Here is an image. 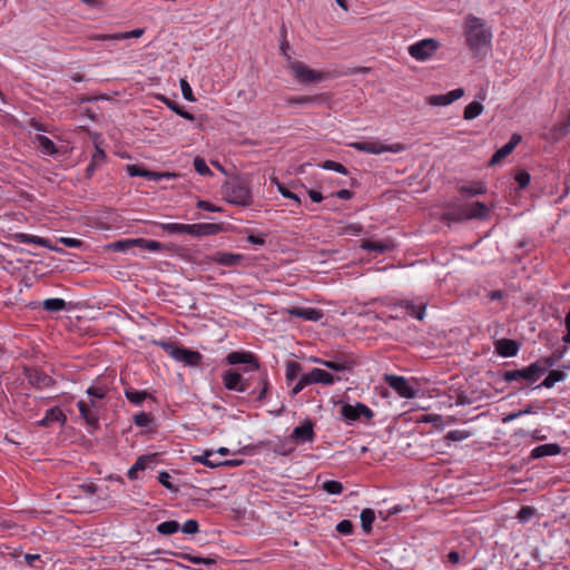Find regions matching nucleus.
Here are the masks:
<instances>
[{
	"mask_svg": "<svg viewBox=\"0 0 570 570\" xmlns=\"http://www.w3.org/2000/svg\"><path fill=\"white\" fill-rule=\"evenodd\" d=\"M464 36L469 49L474 55L485 53L491 49L492 32L482 19L469 14L464 19Z\"/></svg>",
	"mask_w": 570,
	"mask_h": 570,
	"instance_id": "obj_1",
	"label": "nucleus"
},
{
	"mask_svg": "<svg viewBox=\"0 0 570 570\" xmlns=\"http://www.w3.org/2000/svg\"><path fill=\"white\" fill-rule=\"evenodd\" d=\"M428 302L413 299H402L391 306L393 314L389 315V318H403L406 315L412 316L419 321H423L425 317V309Z\"/></svg>",
	"mask_w": 570,
	"mask_h": 570,
	"instance_id": "obj_2",
	"label": "nucleus"
},
{
	"mask_svg": "<svg viewBox=\"0 0 570 570\" xmlns=\"http://www.w3.org/2000/svg\"><path fill=\"white\" fill-rule=\"evenodd\" d=\"M225 199L234 205L248 206L252 203V193L248 186L240 181H228L223 187Z\"/></svg>",
	"mask_w": 570,
	"mask_h": 570,
	"instance_id": "obj_3",
	"label": "nucleus"
},
{
	"mask_svg": "<svg viewBox=\"0 0 570 570\" xmlns=\"http://www.w3.org/2000/svg\"><path fill=\"white\" fill-rule=\"evenodd\" d=\"M77 407L80 412V416L85 422L94 428L98 426L100 412L102 410V402L97 399L87 397L81 399L77 403Z\"/></svg>",
	"mask_w": 570,
	"mask_h": 570,
	"instance_id": "obj_4",
	"label": "nucleus"
},
{
	"mask_svg": "<svg viewBox=\"0 0 570 570\" xmlns=\"http://www.w3.org/2000/svg\"><path fill=\"white\" fill-rule=\"evenodd\" d=\"M352 148L373 155H380L382 153H402L405 147L402 144H393V145H385L379 140H365V141H355L350 145Z\"/></svg>",
	"mask_w": 570,
	"mask_h": 570,
	"instance_id": "obj_5",
	"label": "nucleus"
},
{
	"mask_svg": "<svg viewBox=\"0 0 570 570\" xmlns=\"http://www.w3.org/2000/svg\"><path fill=\"white\" fill-rule=\"evenodd\" d=\"M543 368L541 367V364H539L537 361L534 363H531L529 366L520 368V370H512L507 371L503 375V379L505 382H513L519 380H524L529 383L537 382L542 375H543Z\"/></svg>",
	"mask_w": 570,
	"mask_h": 570,
	"instance_id": "obj_6",
	"label": "nucleus"
},
{
	"mask_svg": "<svg viewBox=\"0 0 570 570\" xmlns=\"http://www.w3.org/2000/svg\"><path fill=\"white\" fill-rule=\"evenodd\" d=\"M440 48V42L433 38L420 40L409 47V53L417 61L431 58Z\"/></svg>",
	"mask_w": 570,
	"mask_h": 570,
	"instance_id": "obj_7",
	"label": "nucleus"
},
{
	"mask_svg": "<svg viewBox=\"0 0 570 570\" xmlns=\"http://www.w3.org/2000/svg\"><path fill=\"white\" fill-rule=\"evenodd\" d=\"M166 352L177 362H181L188 366H198L202 363L203 356L199 352L178 347L175 345H166Z\"/></svg>",
	"mask_w": 570,
	"mask_h": 570,
	"instance_id": "obj_8",
	"label": "nucleus"
},
{
	"mask_svg": "<svg viewBox=\"0 0 570 570\" xmlns=\"http://www.w3.org/2000/svg\"><path fill=\"white\" fill-rule=\"evenodd\" d=\"M289 69L294 77L299 81L304 83L309 82H318L324 79V73L321 71H316L311 69L308 66L301 61H293L289 65Z\"/></svg>",
	"mask_w": 570,
	"mask_h": 570,
	"instance_id": "obj_9",
	"label": "nucleus"
},
{
	"mask_svg": "<svg viewBox=\"0 0 570 570\" xmlns=\"http://www.w3.org/2000/svg\"><path fill=\"white\" fill-rule=\"evenodd\" d=\"M341 415L345 421L351 423L360 420L361 417L370 420L373 417L374 413L367 405L357 402L355 404H343L341 407Z\"/></svg>",
	"mask_w": 570,
	"mask_h": 570,
	"instance_id": "obj_10",
	"label": "nucleus"
},
{
	"mask_svg": "<svg viewBox=\"0 0 570 570\" xmlns=\"http://www.w3.org/2000/svg\"><path fill=\"white\" fill-rule=\"evenodd\" d=\"M384 381L392 387L401 397L413 399L416 394L414 387L403 376L386 374Z\"/></svg>",
	"mask_w": 570,
	"mask_h": 570,
	"instance_id": "obj_11",
	"label": "nucleus"
},
{
	"mask_svg": "<svg viewBox=\"0 0 570 570\" xmlns=\"http://www.w3.org/2000/svg\"><path fill=\"white\" fill-rule=\"evenodd\" d=\"M464 96L463 88H456L443 95H432L426 98V102L431 106H449Z\"/></svg>",
	"mask_w": 570,
	"mask_h": 570,
	"instance_id": "obj_12",
	"label": "nucleus"
},
{
	"mask_svg": "<svg viewBox=\"0 0 570 570\" xmlns=\"http://www.w3.org/2000/svg\"><path fill=\"white\" fill-rule=\"evenodd\" d=\"M489 213V207L481 202L468 204L461 209V215L465 219H485Z\"/></svg>",
	"mask_w": 570,
	"mask_h": 570,
	"instance_id": "obj_13",
	"label": "nucleus"
},
{
	"mask_svg": "<svg viewBox=\"0 0 570 570\" xmlns=\"http://www.w3.org/2000/svg\"><path fill=\"white\" fill-rule=\"evenodd\" d=\"M223 383L227 390L240 393L248 389V383L242 377V375L232 370L224 373Z\"/></svg>",
	"mask_w": 570,
	"mask_h": 570,
	"instance_id": "obj_14",
	"label": "nucleus"
},
{
	"mask_svg": "<svg viewBox=\"0 0 570 570\" xmlns=\"http://www.w3.org/2000/svg\"><path fill=\"white\" fill-rule=\"evenodd\" d=\"M13 238L21 244H35L52 252H62L60 248L52 246L51 242L48 238H43L40 236L30 235L26 233H17L14 234Z\"/></svg>",
	"mask_w": 570,
	"mask_h": 570,
	"instance_id": "obj_15",
	"label": "nucleus"
},
{
	"mask_svg": "<svg viewBox=\"0 0 570 570\" xmlns=\"http://www.w3.org/2000/svg\"><path fill=\"white\" fill-rule=\"evenodd\" d=\"M291 316L299 317L306 321L317 322L323 317V312L314 307L293 306L286 309Z\"/></svg>",
	"mask_w": 570,
	"mask_h": 570,
	"instance_id": "obj_16",
	"label": "nucleus"
},
{
	"mask_svg": "<svg viewBox=\"0 0 570 570\" xmlns=\"http://www.w3.org/2000/svg\"><path fill=\"white\" fill-rule=\"evenodd\" d=\"M495 352L503 357H513L519 352V344L509 338H501L494 343Z\"/></svg>",
	"mask_w": 570,
	"mask_h": 570,
	"instance_id": "obj_17",
	"label": "nucleus"
},
{
	"mask_svg": "<svg viewBox=\"0 0 570 570\" xmlns=\"http://www.w3.org/2000/svg\"><path fill=\"white\" fill-rule=\"evenodd\" d=\"M228 364H247L250 370H258L259 365L252 353L232 352L227 355Z\"/></svg>",
	"mask_w": 570,
	"mask_h": 570,
	"instance_id": "obj_18",
	"label": "nucleus"
},
{
	"mask_svg": "<svg viewBox=\"0 0 570 570\" xmlns=\"http://www.w3.org/2000/svg\"><path fill=\"white\" fill-rule=\"evenodd\" d=\"M361 248L368 252H376L383 254L394 248V243L390 239L385 240H372L364 239L361 243Z\"/></svg>",
	"mask_w": 570,
	"mask_h": 570,
	"instance_id": "obj_19",
	"label": "nucleus"
},
{
	"mask_svg": "<svg viewBox=\"0 0 570 570\" xmlns=\"http://www.w3.org/2000/svg\"><path fill=\"white\" fill-rule=\"evenodd\" d=\"M291 438L299 443L309 442L314 438L313 423L311 421H306L304 424L296 426Z\"/></svg>",
	"mask_w": 570,
	"mask_h": 570,
	"instance_id": "obj_20",
	"label": "nucleus"
},
{
	"mask_svg": "<svg viewBox=\"0 0 570 570\" xmlns=\"http://www.w3.org/2000/svg\"><path fill=\"white\" fill-rule=\"evenodd\" d=\"M66 420L67 416L65 413L59 407L55 406L46 411L45 416L38 422V424L43 428H48L55 422L63 425Z\"/></svg>",
	"mask_w": 570,
	"mask_h": 570,
	"instance_id": "obj_21",
	"label": "nucleus"
},
{
	"mask_svg": "<svg viewBox=\"0 0 570 570\" xmlns=\"http://www.w3.org/2000/svg\"><path fill=\"white\" fill-rule=\"evenodd\" d=\"M242 254L217 252L213 255L212 261L223 266H237L243 261Z\"/></svg>",
	"mask_w": 570,
	"mask_h": 570,
	"instance_id": "obj_22",
	"label": "nucleus"
},
{
	"mask_svg": "<svg viewBox=\"0 0 570 570\" xmlns=\"http://www.w3.org/2000/svg\"><path fill=\"white\" fill-rule=\"evenodd\" d=\"M144 32H145L144 29L138 28V29H134L131 31H126V32H116V33H110V35H98V36H95L94 39L120 41V40H126L129 38H139L144 35Z\"/></svg>",
	"mask_w": 570,
	"mask_h": 570,
	"instance_id": "obj_23",
	"label": "nucleus"
},
{
	"mask_svg": "<svg viewBox=\"0 0 570 570\" xmlns=\"http://www.w3.org/2000/svg\"><path fill=\"white\" fill-rule=\"evenodd\" d=\"M307 375L312 384L333 385L335 382V377L331 373L317 367L313 368Z\"/></svg>",
	"mask_w": 570,
	"mask_h": 570,
	"instance_id": "obj_24",
	"label": "nucleus"
},
{
	"mask_svg": "<svg viewBox=\"0 0 570 570\" xmlns=\"http://www.w3.org/2000/svg\"><path fill=\"white\" fill-rule=\"evenodd\" d=\"M561 452V448L557 443H547L535 446L531 451V458L539 459L543 456L557 455Z\"/></svg>",
	"mask_w": 570,
	"mask_h": 570,
	"instance_id": "obj_25",
	"label": "nucleus"
},
{
	"mask_svg": "<svg viewBox=\"0 0 570 570\" xmlns=\"http://www.w3.org/2000/svg\"><path fill=\"white\" fill-rule=\"evenodd\" d=\"M26 376L30 384L37 387L48 386L51 379L38 370H26Z\"/></svg>",
	"mask_w": 570,
	"mask_h": 570,
	"instance_id": "obj_26",
	"label": "nucleus"
},
{
	"mask_svg": "<svg viewBox=\"0 0 570 570\" xmlns=\"http://www.w3.org/2000/svg\"><path fill=\"white\" fill-rule=\"evenodd\" d=\"M216 226L213 224H185V234L193 236L209 235L215 232Z\"/></svg>",
	"mask_w": 570,
	"mask_h": 570,
	"instance_id": "obj_27",
	"label": "nucleus"
},
{
	"mask_svg": "<svg viewBox=\"0 0 570 570\" xmlns=\"http://www.w3.org/2000/svg\"><path fill=\"white\" fill-rule=\"evenodd\" d=\"M566 379L567 373L564 371L552 370L538 387L543 386L546 389H551L557 382L564 381Z\"/></svg>",
	"mask_w": 570,
	"mask_h": 570,
	"instance_id": "obj_28",
	"label": "nucleus"
},
{
	"mask_svg": "<svg viewBox=\"0 0 570 570\" xmlns=\"http://www.w3.org/2000/svg\"><path fill=\"white\" fill-rule=\"evenodd\" d=\"M487 187L482 181H473L469 185H464L460 187V193L468 195L470 197L485 194Z\"/></svg>",
	"mask_w": 570,
	"mask_h": 570,
	"instance_id": "obj_29",
	"label": "nucleus"
},
{
	"mask_svg": "<svg viewBox=\"0 0 570 570\" xmlns=\"http://www.w3.org/2000/svg\"><path fill=\"white\" fill-rule=\"evenodd\" d=\"M36 142L38 144L41 153L45 155L52 156L57 153L53 141L47 136L38 135L36 137Z\"/></svg>",
	"mask_w": 570,
	"mask_h": 570,
	"instance_id": "obj_30",
	"label": "nucleus"
},
{
	"mask_svg": "<svg viewBox=\"0 0 570 570\" xmlns=\"http://www.w3.org/2000/svg\"><path fill=\"white\" fill-rule=\"evenodd\" d=\"M483 105L480 101H472L465 106L463 111V118L465 120H472L479 117L483 112Z\"/></svg>",
	"mask_w": 570,
	"mask_h": 570,
	"instance_id": "obj_31",
	"label": "nucleus"
},
{
	"mask_svg": "<svg viewBox=\"0 0 570 570\" xmlns=\"http://www.w3.org/2000/svg\"><path fill=\"white\" fill-rule=\"evenodd\" d=\"M42 306L47 312L57 313L65 311L67 303L62 298H47L42 302Z\"/></svg>",
	"mask_w": 570,
	"mask_h": 570,
	"instance_id": "obj_32",
	"label": "nucleus"
},
{
	"mask_svg": "<svg viewBox=\"0 0 570 570\" xmlns=\"http://www.w3.org/2000/svg\"><path fill=\"white\" fill-rule=\"evenodd\" d=\"M126 170L130 177H145L149 179H157V174L146 170L137 165H127Z\"/></svg>",
	"mask_w": 570,
	"mask_h": 570,
	"instance_id": "obj_33",
	"label": "nucleus"
},
{
	"mask_svg": "<svg viewBox=\"0 0 570 570\" xmlns=\"http://www.w3.org/2000/svg\"><path fill=\"white\" fill-rule=\"evenodd\" d=\"M361 524H362V529L365 533H370L371 530H372V524L375 520V513L372 509H364L362 512H361Z\"/></svg>",
	"mask_w": 570,
	"mask_h": 570,
	"instance_id": "obj_34",
	"label": "nucleus"
},
{
	"mask_svg": "<svg viewBox=\"0 0 570 570\" xmlns=\"http://www.w3.org/2000/svg\"><path fill=\"white\" fill-rule=\"evenodd\" d=\"M125 396H126V399L129 402H131L135 405H138L141 402H144L149 396V394L147 392H145V391H137V390H134V389H126L125 390Z\"/></svg>",
	"mask_w": 570,
	"mask_h": 570,
	"instance_id": "obj_35",
	"label": "nucleus"
},
{
	"mask_svg": "<svg viewBox=\"0 0 570 570\" xmlns=\"http://www.w3.org/2000/svg\"><path fill=\"white\" fill-rule=\"evenodd\" d=\"M149 460H150L149 456H140V458H138L137 461L135 462V464L128 470L127 476L130 480L138 479V472L146 469V464H147V462Z\"/></svg>",
	"mask_w": 570,
	"mask_h": 570,
	"instance_id": "obj_36",
	"label": "nucleus"
},
{
	"mask_svg": "<svg viewBox=\"0 0 570 570\" xmlns=\"http://www.w3.org/2000/svg\"><path fill=\"white\" fill-rule=\"evenodd\" d=\"M563 356V352L556 351L550 356L542 357L537 362L541 364L543 368V373H546L549 368L553 367L556 363Z\"/></svg>",
	"mask_w": 570,
	"mask_h": 570,
	"instance_id": "obj_37",
	"label": "nucleus"
},
{
	"mask_svg": "<svg viewBox=\"0 0 570 570\" xmlns=\"http://www.w3.org/2000/svg\"><path fill=\"white\" fill-rule=\"evenodd\" d=\"M160 534L169 535L176 533L180 529V524L175 520L164 521L157 525Z\"/></svg>",
	"mask_w": 570,
	"mask_h": 570,
	"instance_id": "obj_38",
	"label": "nucleus"
},
{
	"mask_svg": "<svg viewBox=\"0 0 570 570\" xmlns=\"http://www.w3.org/2000/svg\"><path fill=\"white\" fill-rule=\"evenodd\" d=\"M136 247L141 249H146L149 252H158L163 248V244L157 240L146 239V238H135Z\"/></svg>",
	"mask_w": 570,
	"mask_h": 570,
	"instance_id": "obj_39",
	"label": "nucleus"
},
{
	"mask_svg": "<svg viewBox=\"0 0 570 570\" xmlns=\"http://www.w3.org/2000/svg\"><path fill=\"white\" fill-rule=\"evenodd\" d=\"M87 397L97 399L102 402L108 393V389L104 385H91L86 391Z\"/></svg>",
	"mask_w": 570,
	"mask_h": 570,
	"instance_id": "obj_40",
	"label": "nucleus"
},
{
	"mask_svg": "<svg viewBox=\"0 0 570 570\" xmlns=\"http://www.w3.org/2000/svg\"><path fill=\"white\" fill-rule=\"evenodd\" d=\"M470 436L471 432L468 430H452L445 434L444 439L448 442H460L469 439Z\"/></svg>",
	"mask_w": 570,
	"mask_h": 570,
	"instance_id": "obj_41",
	"label": "nucleus"
},
{
	"mask_svg": "<svg viewBox=\"0 0 570 570\" xmlns=\"http://www.w3.org/2000/svg\"><path fill=\"white\" fill-rule=\"evenodd\" d=\"M513 150V145L512 144H505L504 146H502L499 150H497L494 153V155L492 156L491 160H490V164L491 165H495V164H499L502 159H504L508 155H510Z\"/></svg>",
	"mask_w": 570,
	"mask_h": 570,
	"instance_id": "obj_42",
	"label": "nucleus"
},
{
	"mask_svg": "<svg viewBox=\"0 0 570 570\" xmlns=\"http://www.w3.org/2000/svg\"><path fill=\"white\" fill-rule=\"evenodd\" d=\"M301 365L297 362L289 361L286 364L285 377L288 382H292L298 377Z\"/></svg>",
	"mask_w": 570,
	"mask_h": 570,
	"instance_id": "obj_43",
	"label": "nucleus"
},
{
	"mask_svg": "<svg viewBox=\"0 0 570 570\" xmlns=\"http://www.w3.org/2000/svg\"><path fill=\"white\" fill-rule=\"evenodd\" d=\"M314 361L316 363H318L330 370L336 371V372L344 371L348 367L346 362H341V361H324V360H320V358H315Z\"/></svg>",
	"mask_w": 570,
	"mask_h": 570,
	"instance_id": "obj_44",
	"label": "nucleus"
},
{
	"mask_svg": "<svg viewBox=\"0 0 570 570\" xmlns=\"http://www.w3.org/2000/svg\"><path fill=\"white\" fill-rule=\"evenodd\" d=\"M163 101L166 104L168 108H170L173 111H175L180 117L187 119V120H194V116L181 109L176 102L169 100L168 98H163Z\"/></svg>",
	"mask_w": 570,
	"mask_h": 570,
	"instance_id": "obj_45",
	"label": "nucleus"
},
{
	"mask_svg": "<svg viewBox=\"0 0 570 570\" xmlns=\"http://www.w3.org/2000/svg\"><path fill=\"white\" fill-rule=\"evenodd\" d=\"M322 488L328 494H340L343 491L342 483L335 480L325 481Z\"/></svg>",
	"mask_w": 570,
	"mask_h": 570,
	"instance_id": "obj_46",
	"label": "nucleus"
},
{
	"mask_svg": "<svg viewBox=\"0 0 570 570\" xmlns=\"http://www.w3.org/2000/svg\"><path fill=\"white\" fill-rule=\"evenodd\" d=\"M132 247H136V242L134 239H121L118 242H115L110 245V248L117 252H127L131 249Z\"/></svg>",
	"mask_w": 570,
	"mask_h": 570,
	"instance_id": "obj_47",
	"label": "nucleus"
},
{
	"mask_svg": "<svg viewBox=\"0 0 570 570\" xmlns=\"http://www.w3.org/2000/svg\"><path fill=\"white\" fill-rule=\"evenodd\" d=\"M183 558L191 563H195V564L212 566L216 562L215 559H213V558H203V557H197V556L189 554V553H185L183 556Z\"/></svg>",
	"mask_w": 570,
	"mask_h": 570,
	"instance_id": "obj_48",
	"label": "nucleus"
},
{
	"mask_svg": "<svg viewBox=\"0 0 570 570\" xmlns=\"http://www.w3.org/2000/svg\"><path fill=\"white\" fill-rule=\"evenodd\" d=\"M153 420L148 413L140 412L134 415V423L140 428H149Z\"/></svg>",
	"mask_w": 570,
	"mask_h": 570,
	"instance_id": "obj_49",
	"label": "nucleus"
},
{
	"mask_svg": "<svg viewBox=\"0 0 570 570\" xmlns=\"http://www.w3.org/2000/svg\"><path fill=\"white\" fill-rule=\"evenodd\" d=\"M194 168L199 175L203 176H210L213 174L206 161L200 157H196L194 159Z\"/></svg>",
	"mask_w": 570,
	"mask_h": 570,
	"instance_id": "obj_50",
	"label": "nucleus"
},
{
	"mask_svg": "<svg viewBox=\"0 0 570 570\" xmlns=\"http://www.w3.org/2000/svg\"><path fill=\"white\" fill-rule=\"evenodd\" d=\"M322 168L326 170H333L343 175L347 174V169L345 166H343L340 163L333 161V160H326L321 165Z\"/></svg>",
	"mask_w": 570,
	"mask_h": 570,
	"instance_id": "obj_51",
	"label": "nucleus"
},
{
	"mask_svg": "<svg viewBox=\"0 0 570 570\" xmlns=\"http://www.w3.org/2000/svg\"><path fill=\"white\" fill-rule=\"evenodd\" d=\"M161 228L169 234H185V224L166 223L160 225Z\"/></svg>",
	"mask_w": 570,
	"mask_h": 570,
	"instance_id": "obj_52",
	"label": "nucleus"
},
{
	"mask_svg": "<svg viewBox=\"0 0 570 570\" xmlns=\"http://www.w3.org/2000/svg\"><path fill=\"white\" fill-rule=\"evenodd\" d=\"M311 384L312 383L307 374L301 375L297 383L292 389V395H297L303 389Z\"/></svg>",
	"mask_w": 570,
	"mask_h": 570,
	"instance_id": "obj_53",
	"label": "nucleus"
},
{
	"mask_svg": "<svg viewBox=\"0 0 570 570\" xmlns=\"http://www.w3.org/2000/svg\"><path fill=\"white\" fill-rule=\"evenodd\" d=\"M180 529L186 534H195L199 531L198 522L194 519L185 521Z\"/></svg>",
	"mask_w": 570,
	"mask_h": 570,
	"instance_id": "obj_54",
	"label": "nucleus"
},
{
	"mask_svg": "<svg viewBox=\"0 0 570 570\" xmlns=\"http://www.w3.org/2000/svg\"><path fill=\"white\" fill-rule=\"evenodd\" d=\"M212 455H213L212 452H206L203 455L196 456L195 461H197V462H199V463H202L204 465L210 466V468H215V466L222 465V462L212 461L210 460Z\"/></svg>",
	"mask_w": 570,
	"mask_h": 570,
	"instance_id": "obj_55",
	"label": "nucleus"
},
{
	"mask_svg": "<svg viewBox=\"0 0 570 570\" xmlns=\"http://www.w3.org/2000/svg\"><path fill=\"white\" fill-rule=\"evenodd\" d=\"M180 89H181L184 99H186L187 101H195L193 90L186 79H180Z\"/></svg>",
	"mask_w": 570,
	"mask_h": 570,
	"instance_id": "obj_56",
	"label": "nucleus"
},
{
	"mask_svg": "<svg viewBox=\"0 0 570 570\" xmlns=\"http://www.w3.org/2000/svg\"><path fill=\"white\" fill-rule=\"evenodd\" d=\"M336 530L343 535H350L353 532V523L350 520H342L337 523Z\"/></svg>",
	"mask_w": 570,
	"mask_h": 570,
	"instance_id": "obj_57",
	"label": "nucleus"
},
{
	"mask_svg": "<svg viewBox=\"0 0 570 570\" xmlns=\"http://www.w3.org/2000/svg\"><path fill=\"white\" fill-rule=\"evenodd\" d=\"M363 232V226L360 225V224H356V223H353V224H348L347 226H345L341 234H344V235H352V236H357L360 235L361 233Z\"/></svg>",
	"mask_w": 570,
	"mask_h": 570,
	"instance_id": "obj_58",
	"label": "nucleus"
},
{
	"mask_svg": "<svg viewBox=\"0 0 570 570\" xmlns=\"http://www.w3.org/2000/svg\"><path fill=\"white\" fill-rule=\"evenodd\" d=\"M58 242L70 248H80L83 244L82 240L72 237H60Z\"/></svg>",
	"mask_w": 570,
	"mask_h": 570,
	"instance_id": "obj_59",
	"label": "nucleus"
},
{
	"mask_svg": "<svg viewBox=\"0 0 570 570\" xmlns=\"http://www.w3.org/2000/svg\"><path fill=\"white\" fill-rule=\"evenodd\" d=\"M315 101L314 97L309 96H299V97H291L286 99L288 105L298 104V105H307Z\"/></svg>",
	"mask_w": 570,
	"mask_h": 570,
	"instance_id": "obj_60",
	"label": "nucleus"
},
{
	"mask_svg": "<svg viewBox=\"0 0 570 570\" xmlns=\"http://www.w3.org/2000/svg\"><path fill=\"white\" fill-rule=\"evenodd\" d=\"M515 180L517 183L519 184V187L520 188H524L529 185L530 183V175L527 173V171H519L517 175H515Z\"/></svg>",
	"mask_w": 570,
	"mask_h": 570,
	"instance_id": "obj_61",
	"label": "nucleus"
},
{
	"mask_svg": "<svg viewBox=\"0 0 570 570\" xmlns=\"http://www.w3.org/2000/svg\"><path fill=\"white\" fill-rule=\"evenodd\" d=\"M158 481L161 485H164L166 489L169 490H176L174 485L170 482V475L169 473L163 471L158 474Z\"/></svg>",
	"mask_w": 570,
	"mask_h": 570,
	"instance_id": "obj_62",
	"label": "nucleus"
},
{
	"mask_svg": "<svg viewBox=\"0 0 570 570\" xmlns=\"http://www.w3.org/2000/svg\"><path fill=\"white\" fill-rule=\"evenodd\" d=\"M533 515V509L530 507H522L518 512V519L520 521H528Z\"/></svg>",
	"mask_w": 570,
	"mask_h": 570,
	"instance_id": "obj_63",
	"label": "nucleus"
},
{
	"mask_svg": "<svg viewBox=\"0 0 570 570\" xmlns=\"http://www.w3.org/2000/svg\"><path fill=\"white\" fill-rule=\"evenodd\" d=\"M564 325H566L567 333L563 336V342L567 344H570V311L566 315Z\"/></svg>",
	"mask_w": 570,
	"mask_h": 570,
	"instance_id": "obj_64",
	"label": "nucleus"
}]
</instances>
